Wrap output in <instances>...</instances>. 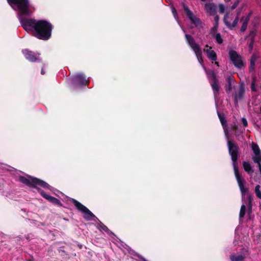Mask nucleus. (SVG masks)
Wrapping results in <instances>:
<instances>
[{
	"mask_svg": "<svg viewBox=\"0 0 261 261\" xmlns=\"http://www.w3.org/2000/svg\"><path fill=\"white\" fill-rule=\"evenodd\" d=\"M20 22L25 30L31 31L33 35L39 39L46 40L51 36L52 26L45 20L24 19Z\"/></svg>",
	"mask_w": 261,
	"mask_h": 261,
	"instance_id": "obj_1",
	"label": "nucleus"
},
{
	"mask_svg": "<svg viewBox=\"0 0 261 261\" xmlns=\"http://www.w3.org/2000/svg\"><path fill=\"white\" fill-rule=\"evenodd\" d=\"M9 4L21 15H30L28 0H8Z\"/></svg>",
	"mask_w": 261,
	"mask_h": 261,
	"instance_id": "obj_2",
	"label": "nucleus"
},
{
	"mask_svg": "<svg viewBox=\"0 0 261 261\" xmlns=\"http://www.w3.org/2000/svg\"><path fill=\"white\" fill-rule=\"evenodd\" d=\"M19 180L22 183L30 187L37 188L38 186H40L45 189H50V186L44 181L31 176L28 177L20 176Z\"/></svg>",
	"mask_w": 261,
	"mask_h": 261,
	"instance_id": "obj_3",
	"label": "nucleus"
},
{
	"mask_svg": "<svg viewBox=\"0 0 261 261\" xmlns=\"http://www.w3.org/2000/svg\"><path fill=\"white\" fill-rule=\"evenodd\" d=\"M227 144L229 152L231 155V159L233 162V169L238 168L237 161L238 160L239 147L234 142L230 140L227 141Z\"/></svg>",
	"mask_w": 261,
	"mask_h": 261,
	"instance_id": "obj_4",
	"label": "nucleus"
},
{
	"mask_svg": "<svg viewBox=\"0 0 261 261\" xmlns=\"http://www.w3.org/2000/svg\"><path fill=\"white\" fill-rule=\"evenodd\" d=\"M187 41L194 51L198 60H202V50L200 46L195 41L194 38L190 35L186 34L185 35Z\"/></svg>",
	"mask_w": 261,
	"mask_h": 261,
	"instance_id": "obj_5",
	"label": "nucleus"
},
{
	"mask_svg": "<svg viewBox=\"0 0 261 261\" xmlns=\"http://www.w3.org/2000/svg\"><path fill=\"white\" fill-rule=\"evenodd\" d=\"M230 58L234 65L238 68H241L243 66V61L241 57L237 53L236 51L231 50L229 51Z\"/></svg>",
	"mask_w": 261,
	"mask_h": 261,
	"instance_id": "obj_6",
	"label": "nucleus"
},
{
	"mask_svg": "<svg viewBox=\"0 0 261 261\" xmlns=\"http://www.w3.org/2000/svg\"><path fill=\"white\" fill-rule=\"evenodd\" d=\"M234 172L241 191L242 193L247 192L248 191V189L245 188L244 186L245 181L243 178H242L238 168L234 169Z\"/></svg>",
	"mask_w": 261,
	"mask_h": 261,
	"instance_id": "obj_7",
	"label": "nucleus"
},
{
	"mask_svg": "<svg viewBox=\"0 0 261 261\" xmlns=\"http://www.w3.org/2000/svg\"><path fill=\"white\" fill-rule=\"evenodd\" d=\"M224 20L226 25L228 28L232 29L236 26L239 20V16H237L234 20L232 21V16L228 14H226L224 16Z\"/></svg>",
	"mask_w": 261,
	"mask_h": 261,
	"instance_id": "obj_8",
	"label": "nucleus"
},
{
	"mask_svg": "<svg viewBox=\"0 0 261 261\" xmlns=\"http://www.w3.org/2000/svg\"><path fill=\"white\" fill-rule=\"evenodd\" d=\"M205 8L206 13L210 15H215L216 13V6L214 4H206Z\"/></svg>",
	"mask_w": 261,
	"mask_h": 261,
	"instance_id": "obj_9",
	"label": "nucleus"
},
{
	"mask_svg": "<svg viewBox=\"0 0 261 261\" xmlns=\"http://www.w3.org/2000/svg\"><path fill=\"white\" fill-rule=\"evenodd\" d=\"M211 75L213 78V82L212 84V87L214 90V92L215 94L216 93H218L219 90V86L218 85V82L216 78V75L215 73L213 71L211 72Z\"/></svg>",
	"mask_w": 261,
	"mask_h": 261,
	"instance_id": "obj_10",
	"label": "nucleus"
},
{
	"mask_svg": "<svg viewBox=\"0 0 261 261\" xmlns=\"http://www.w3.org/2000/svg\"><path fill=\"white\" fill-rule=\"evenodd\" d=\"M204 51L206 52L207 56L208 58L213 61H216L217 60V56L215 52L212 49L211 47H209L208 49H204Z\"/></svg>",
	"mask_w": 261,
	"mask_h": 261,
	"instance_id": "obj_11",
	"label": "nucleus"
},
{
	"mask_svg": "<svg viewBox=\"0 0 261 261\" xmlns=\"http://www.w3.org/2000/svg\"><path fill=\"white\" fill-rule=\"evenodd\" d=\"M246 258L245 255L238 254V255H231L230 256L231 261H244Z\"/></svg>",
	"mask_w": 261,
	"mask_h": 261,
	"instance_id": "obj_12",
	"label": "nucleus"
},
{
	"mask_svg": "<svg viewBox=\"0 0 261 261\" xmlns=\"http://www.w3.org/2000/svg\"><path fill=\"white\" fill-rule=\"evenodd\" d=\"M73 203L75 206L83 213L87 210V207L83 205L82 204L76 201V200H73Z\"/></svg>",
	"mask_w": 261,
	"mask_h": 261,
	"instance_id": "obj_13",
	"label": "nucleus"
},
{
	"mask_svg": "<svg viewBox=\"0 0 261 261\" xmlns=\"http://www.w3.org/2000/svg\"><path fill=\"white\" fill-rule=\"evenodd\" d=\"M249 20V15L247 16V17H246L245 18H243L241 19V21L242 22V25L241 30H240L241 32H243L246 30L247 25H248Z\"/></svg>",
	"mask_w": 261,
	"mask_h": 261,
	"instance_id": "obj_14",
	"label": "nucleus"
},
{
	"mask_svg": "<svg viewBox=\"0 0 261 261\" xmlns=\"http://www.w3.org/2000/svg\"><path fill=\"white\" fill-rule=\"evenodd\" d=\"M243 166L246 172L248 173H252L253 171L252 170V168L249 163L244 161L243 162Z\"/></svg>",
	"mask_w": 261,
	"mask_h": 261,
	"instance_id": "obj_15",
	"label": "nucleus"
},
{
	"mask_svg": "<svg viewBox=\"0 0 261 261\" xmlns=\"http://www.w3.org/2000/svg\"><path fill=\"white\" fill-rule=\"evenodd\" d=\"M84 214V217L87 220H91L92 218L95 217L94 215L90 211L88 208L83 213Z\"/></svg>",
	"mask_w": 261,
	"mask_h": 261,
	"instance_id": "obj_16",
	"label": "nucleus"
},
{
	"mask_svg": "<svg viewBox=\"0 0 261 261\" xmlns=\"http://www.w3.org/2000/svg\"><path fill=\"white\" fill-rule=\"evenodd\" d=\"M252 159L255 163H256L259 165H261V153L258 154H255L252 156Z\"/></svg>",
	"mask_w": 261,
	"mask_h": 261,
	"instance_id": "obj_17",
	"label": "nucleus"
},
{
	"mask_svg": "<svg viewBox=\"0 0 261 261\" xmlns=\"http://www.w3.org/2000/svg\"><path fill=\"white\" fill-rule=\"evenodd\" d=\"M251 147H252V149L253 151V153H254V154H258V153H260V150L258 146V145L254 143H252V145H251Z\"/></svg>",
	"mask_w": 261,
	"mask_h": 261,
	"instance_id": "obj_18",
	"label": "nucleus"
},
{
	"mask_svg": "<svg viewBox=\"0 0 261 261\" xmlns=\"http://www.w3.org/2000/svg\"><path fill=\"white\" fill-rule=\"evenodd\" d=\"M184 10L189 18L192 21H194L193 15L192 12L189 9V8L186 6H184Z\"/></svg>",
	"mask_w": 261,
	"mask_h": 261,
	"instance_id": "obj_19",
	"label": "nucleus"
},
{
	"mask_svg": "<svg viewBox=\"0 0 261 261\" xmlns=\"http://www.w3.org/2000/svg\"><path fill=\"white\" fill-rule=\"evenodd\" d=\"M260 187L259 185H256L255 188V193L256 196L258 198L261 199V191L260 190Z\"/></svg>",
	"mask_w": 261,
	"mask_h": 261,
	"instance_id": "obj_20",
	"label": "nucleus"
},
{
	"mask_svg": "<svg viewBox=\"0 0 261 261\" xmlns=\"http://www.w3.org/2000/svg\"><path fill=\"white\" fill-rule=\"evenodd\" d=\"M246 213V206L245 205H242L240 212V217L243 218L244 217Z\"/></svg>",
	"mask_w": 261,
	"mask_h": 261,
	"instance_id": "obj_21",
	"label": "nucleus"
},
{
	"mask_svg": "<svg viewBox=\"0 0 261 261\" xmlns=\"http://www.w3.org/2000/svg\"><path fill=\"white\" fill-rule=\"evenodd\" d=\"M49 198H50L49 201H50L53 203H54L55 204H57L59 205L61 204V202L59 199H58L55 197H49Z\"/></svg>",
	"mask_w": 261,
	"mask_h": 261,
	"instance_id": "obj_22",
	"label": "nucleus"
},
{
	"mask_svg": "<svg viewBox=\"0 0 261 261\" xmlns=\"http://www.w3.org/2000/svg\"><path fill=\"white\" fill-rule=\"evenodd\" d=\"M216 39L217 42L219 44H221L223 42V40L221 38V36L220 34H216Z\"/></svg>",
	"mask_w": 261,
	"mask_h": 261,
	"instance_id": "obj_23",
	"label": "nucleus"
},
{
	"mask_svg": "<svg viewBox=\"0 0 261 261\" xmlns=\"http://www.w3.org/2000/svg\"><path fill=\"white\" fill-rule=\"evenodd\" d=\"M219 117L222 125H226V120H225V118L220 115H219Z\"/></svg>",
	"mask_w": 261,
	"mask_h": 261,
	"instance_id": "obj_24",
	"label": "nucleus"
},
{
	"mask_svg": "<svg viewBox=\"0 0 261 261\" xmlns=\"http://www.w3.org/2000/svg\"><path fill=\"white\" fill-rule=\"evenodd\" d=\"M219 12L221 14L223 13L225 11V8L223 4L219 5Z\"/></svg>",
	"mask_w": 261,
	"mask_h": 261,
	"instance_id": "obj_25",
	"label": "nucleus"
},
{
	"mask_svg": "<svg viewBox=\"0 0 261 261\" xmlns=\"http://www.w3.org/2000/svg\"><path fill=\"white\" fill-rule=\"evenodd\" d=\"M27 58L31 61H35V58L33 56H31L30 54H28Z\"/></svg>",
	"mask_w": 261,
	"mask_h": 261,
	"instance_id": "obj_26",
	"label": "nucleus"
},
{
	"mask_svg": "<svg viewBox=\"0 0 261 261\" xmlns=\"http://www.w3.org/2000/svg\"><path fill=\"white\" fill-rule=\"evenodd\" d=\"M41 195H42L44 198H45L46 199H47V200H50V198H48V197H51V196H49V195H48L45 194L44 192H41Z\"/></svg>",
	"mask_w": 261,
	"mask_h": 261,
	"instance_id": "obj_27",
	"label": "nucleus"
},
{
	"mask_svg": "<svg viewBox=\"0 0 261 261\" xmlns=\"http://www.w3.org/2000/svg\"><path fill=\"white\" fill-rule=\"evenodd\" d=\"M241 120H242V122L243 125L245 127H246L247 126V124H248L247 120L245 118H243Z\"/></svg>",
	"mask_w": 261,
	"mask_h": 261,
	"instance_id": "obj_28",
	"label": "nucleus"
},
{
	"mask_svg": "<svg viewBox=\"0 0 261 261\" xmlns=\"http://www.w3.org/2000/svg\"><path fill=\"white\" fill-rule=\"evenodd\" d=\"M239 2H240L239 0H238L237 2H236L233 4V5H232V6L231 7V9H234L237 7V6L238 5Z\"/></svg>",
	"mask_w": 261,
	"mask_h": 261,
	"instance_id": "obj_29",
	"label": "nucleus"
},
{
	"mask_svg": "<svg viewBox=\"0 0 261 261\" xmlns=\"http://www.w3.org/2000/svg\"><path fill=\"white\" fill-rule=\"evenodd\" d=\"M100 227L101 230H103L105 231H107L108 230V227L103 225H100Z\"/></svg>",
	"mask_w": 261,
	"mask_h": 261,
	"instance_id": "obj_30",
	"label": "nucleus"
},
{
	"mask_svg": "<svg viewBox=\"0 0 261 261\" xmlns=\"http://www.w3.org/2000/svg\"><path fill=\"white\" fill-rule=\"evenodd\" d=\"M251 89L252 91H255V81L254 80L252 83V84H251Z\"/></svg>",
	"mask_w": 261,
	"mask_h": 261,
	"instance_id": "obj_31",
	"label": "nucleus"
},
{
	"mask_svg": "<svg viewBox=\"0 0 261 261\" xmlns=\"http://www.w3.org/2000/svg\"><path fill=\"white\" fill-rule=\"evenodd\" d=\"M248 200H249V206L251 207V202H252V197L250 195H249L248 196Z\"/></svg>",
	"mask_w": 261,
	"mask_h": 261,
	"instance_id": "obj_32",
	"label": "nucleus"
},
{
	"mask_svg": "<svg viewBox=\"0 0 261 261\" xmlns=\"http://www.w3.org/2000/svg\"><path fill=\"white\" fill-rule=\"evenodd\" d=\"M215 20L216 22H218V20H219V16L217 15H216L215 17Z\"/></svg>",
	"mask_w": 261,
	"mask_h": 261,
	"instance_id": "obj_33",
	"label": "nucleus"
},
{
	"mask_svg": "<svg viewBox=\"0 0 261 261\" xmlns=\"http://www.w3.org/2000/svg\"><path fill=\"white\" fill-rule=\"evenodd\" d=\"M231 85H230V82H229V86H228V90L229 91H230L231 90Z\"/></svg>",
	"mask_w": 261,
	"mask_h": 261,
	"instance_id": "obj_34",
	"label": "nucleus"
},
{
	"mask_svg": "<svg viewBox=\"0 0 261 261\" xmlns=\"http://www.w3.org/2000/svg\"><path fill=\"white\" fill-rule=\"evenodd\" d=\"M32 259H28L27 261H34L33 260V257L32 255H31Z\"/></svg>",
	"mask_w": 261,
	"mask_h": 261,
	"instance_id": "obj_35",
	"label": "nucleus"
},
{
	"mask_svg": "<svg viewBox=\"0 0 261 261\" xmlns=\"http://www.w3.org/2000/svg\"><path fill=\"white\" fill-rule=\"evenodd\" d=\"M258 167H259V171H260V172L261 174V165H259V166Z\"/></svg>",
	"mask_w": 261,
	"mask_h": 261,
	"instance_id": "obj_36",
	"label": "nucleus"
},
{
	"mask_svg": "<svg viewBox=\"0 0 261 261\" xmlns=\"http://www.w3.org/2000/svg\"><path fill=\"white\" fill-rule=\"evenodd\" d=\"M87 83H88V82L87 81V80L86 79H85V81H84V84L86 85L87 84Z\"/></svg>",
	"mask_w": 261,
	"mask_h": 261,
	"instance_id": "obj_37",
	"label": "nucleus"
},
{
	"mask_svg": "<svg viewBox=\"0 0 261 261\" xmlns=\"http://www.w3.org/2000/svg\"><path fill=\"white\" fill-rule=\"evenodd\" d=\"M82 77H83L82 75H80V76H78V78H79V79H82Z\"/></svg>",
	"mask_w": 261,
	"mask_h": 261,
	"instance_id": "obj_38",
	"label": "nucleus"
},
{
	"mask_svg": "<svg viewBox=\"0 0 261 261\" xmlns=\"http://www.w3.org/2000/svg\"><path fill=\"white\" fill-rule=\"evenodd\" d=\"M249 46H250V47L251 48H252V44H250Z\"/></svg>",
	"mask_w": 261,
	"mask_h": 261,
	"instance_id": "obj_39",
	"label": "nucleus"
},
{
	"mask_svg": "<svg viewBox=\"0 0 261 261\" xmlns=\"http://www.w3.org/2000/svg\"><path fill=\"white\" fill-rule=\"evenodd\" d=\"M251 63L252 66H253L254 65V63L253 62L251 61Z\"/></svg>",
	"mask_w": 261,
	"mask_h": 261,
	"instance_id": "obj_40",
	"label": "nucleus"
},
{
	"mask_svg": "<svg viewBox=\"0 0 261 261\" xmlns=\"http://www.w3.org/2000/svg\"><path fill=\"white\" fill-rule=\"evenodd\" d=\"M78 246L79 247L80 249H81V248H82V245Z\"/></svg>",
	"mask_w": 261,
	"mask_h": 261,
	"instance_id": "obj_41",
	"label": "nucleus"
},
{
	"mask_svg": "<svg viewBox=\"0 0 261 261\" xmlns=\"http://www.w3.org/2000/svg\"><path fill=\"white\" fill-rule=\"evenodd\" d=\"M215 64H216V65H218V62H215Z\"/></svg>",
	"mask_w": 261,
	"mask_h": 261,
	"instance_id": "obj_42",
	"label": "nucleus"
},
{
	"mask_svg": "<svg viewBox=\"0 0 261 261\" xmlns=\"http://www.w3.org/2000/svg\"><path fill=\"white\" fill-rule=\"evenodd\" d=\"M228 1H230V0H227Z\"/></svg>",
	"mask_w": 261,
	"mask_h": 261,
	"instance_id": "obj_43",
	"label": "nucleus"
}]
</instances>
